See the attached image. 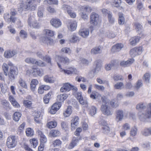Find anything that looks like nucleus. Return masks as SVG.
Here are the masks:
<instances>
[{"mask_svg":"<svg viewBox=\"0 0 151 151\" xmlns=\"http://www.w3.org/2000/svg\"><path fill=\"white\" fill-rule=\"evenodd\" d=\"M40 3L38 0H27L25 3H22L20 5V8L22 10L34 11L37 8L38 4Z\"/></svg>","mask_w":151,"mask_h":151,"instance_id":"1","label":"nucleus"},{"mask_svg":"<svg viewBox=\"0 0 151 151\" xmlns=\"http://www.w3.org/2000/svg\"><path fill=\"white\" fill-rule=\"evenodd\" d=\"M138 116L141 121H145L147 119H151V103L149 104V107L146 111H140L139 113Z\"/></svg>","mask_w":151,"mask_h":151,"instance_id":"2","label":"nucleus"},{"mask_svg":"<svg viewBox=\"0 0 151 151\" xmlns=\"http://www.w3.org/2000/svg\"><path fill=\"white\" fill-rule=\"evenodd\" d=\"M9 65L11 67L8 75L9 80L12 81L17 77L18 73V70L16 66H13L11 63H10V64Z\"/></svg>","mask_w":151,"mask_h":151,"instance_id":"3","label":"nucleus"},{"mask_svg":"<svg viewBox=\"0 0 151 151\" xmlns=\"http://www.w3.org/2000/svg\"><path fill=\"white\" fill-rule=\"evenodd\" d=\"M17 142L16 137L11 136L7 138L6 143L8 147L11 148L14 147L16 145Z\"/></svg>","mask_w":151,"mask_h":151,"instance_id":"4","label":"nucleus"},{"mask_svg":"<svg viewBox=\"0 0 151 151\" xmlns=\"http://www.w3.org/2000/svg\"><path fill=\"white\" fill-rule=\"evenodd\" d=\"M27 23L28 25L31 27L35 28H39L40 25L36 20L34 19V18L31 16H29L28 20Z\"/></svg>","mask_w":151,"mask_h":151,"instance_id":"5","label":"nucleus"},{"mask_svg":"<svg viewBox=\"0 0 151 151\" xmlns=\"http://www.w3.org/2000/svg\"><path fill=\"white\" fill-rule=\"evenodd\" d=\"M142 47H134L131 50L130 54L132 57H135L136 56L142 53Z\"/></svg>","mask_w":151,"mask_h":151,"instance_id":"6","label":"nucleus"},{"mask_svg":"<svg viewBox=\"0 0 151 151\" xmlns=\"http://www.w3.org/2000/svg\"><path fill=\"white\" fill-rule=\"evenodd\" d=\"M101 110L105 115L109 116L112 114V113L110 111V107L107 105L102 104L101 107Z\"/></svg>","mask_w":151,"mask_h":151,"instance_id":"7","label":"nucleus"},{"mask_svg":"<svg viewBox=\"0 0 151 151\" xmlns=\"http://www.w3.org/2000/svg\"><path fill=\"white\" fill-rule=\"evenodd\" d=\"M76 96L81 104L83 105H85L86 107L88 106V103L87 101H85L83 100L81 92H77L76 93Z\"/></svg>","mask_w":151,"mask_h":151,"instance_id":"8","label":"nucleus"},{"mask_svg":"<svg viewBox=\"0 0 151 151\" xmlns=\"http://www.w3.org/2000/svg\"><path fill=\"white\" fill-rule=\"evenodd\" d=\"M99 16L98 14L94 12L92 13L90 16L91 24L96 25L97 24Z\"/></svg>","mask_w":151,"mask_h":151,"instance_id":"9","label":"nucleus"},{"mask_svg":"<svg viewBox=\"0 0 151 151\" xmlns=\"http://www.w3.org/2000/svg\"><path fill=\"white\" fill-rule=\"evenodd\" d=\"M57 64L59 67L60 68V71L63 72L69 75L71 74H76L77 73V70L76 68H69V70L63 69L61 67V65L59 63H57Z\"/></svg>","mask_w":151,"mask_h":151,"instance_id":"10","label":"nucleus"},{"mask_svg":"<svg viewBox=\"0 0 151 151\" xmlns=\"http://www.w3.org/2000/svg\"><path fill=\"white\" fill-rule=\"evenodd\" d=\"M32 74L35 77L37 76H41L44 74L43 70L37 68L33 67L32 68Z\"/></svg>","mask_w":151,"mask_h":151,"instance_id":"11","label":"nucleus"},{"mask_svg":"<svg viewBox=\"0 0 151 151\" xmlns=\"http://www.w3.org/2000/svg\"><path fill=\"white\" fill-rule=\"evenodd\" d=\"M116 115L115 119L117 122L121 121L124 117V112L123 110L118 109L116 111Z\"/></svg>","mask_w":151,"mask_h":151,"instance_id":"12","label":"nucleus"},{"mask_svg":"<svg viewBox=\"0 0 151 151\" xmlns=\"http://www.w3.org/2000/svg\"><path fill=\"white\" fill-rule=\"evenodd\" d=\"M51 24L53 27L58 28L61 25V22L58 18H52L50 21Z\"/></svg>","mask_w":151,"mask_h":151,"instance_id":"13","label":"nucleus"},{"mask_svg":"<svg viewBox=\"0 0 151 151\" xmlns=\"http://www.w3.org/2000/svg\"><path fill=\"white\" fill-rule=\"evenodd\" d=\"M134 61L133 58L129 59L127 61H121L120 62V65L123 67H126L129 66Z\"/></svg>","mask_w":151,"mask_h":151,"instance_id":"14","label":"nucleus"},{"mask_svg":"<svg viewBox=\"0 0 151 151\" xmlns=\"http://www.w3.org/2000/svg\"><path fill=\"white\" fill-rule=\"evenodd\" d=\"M81 139V138L80 137H73L71 142L69 145V148L71 149L73 148L75 146L77 145V143Z\"/></svg>","mask_w":151,"mask_h":151,"instance_id":"15","label":"nucleus"},{"mask_svg":"<svg viewBox=\"0 0 151 151\" xmlns=\"http://www.w3.org/2000/svg\"><path fill=\"white\" fill-rule=\"evenodd\" d=\"M17 53L16 50H8L6 51L4 53V56L6 58H10Z\"/></svg>","mask_w":151,"mask_h":151,"instance_id":"16","label":"nucleus"},{"mask_svg":"<svg viewBox=\"0 0 151 151\" xmlns=\"http://www.w3.org/2000/svg\"><path fill=\"white\" fill-rule=\"evenodd\" d=\"M71 88V85L68 83H65L63 87L60 89V91L62 92L70 91Z\"/></svg>","mask_w":151,"mask_h":151,"instance_id":"17","label":"nucleus"},{"mask_svg":"<svg viewBox=\"0 0 151 151\" xmlns=\"http://www.w3.org/2000/svg\"><path fill=\"white\" fill-rule=\"evenodd\" d=\"M79 121V118L78 116H76L73 117L71 120V126L72 129H75L76 127L78 124Z\"/></svg>","mask_w":151,"mask_h":151,"instance_id":"18","label":"nucleus"},{"mask_svg":"<svg viewBox=\"0 0 151 151\" xmlns=\"http://www.w3.org/2000/svg\"><path fill=\"white\" fill-rule=\"evenodd\" d=\"M146 107L145 104L143 102L140 103L137 105L136 109L138 110H141V111H139L138 113V116L139 118V113L140 111H146L147 110L149 107L147 108V109L145 111L143 110L145 109L146 108Z\"/></svg>","mask_w":151,"mask_h":151,"instance_id":"19","label":"nucleus"},{"mask_svg":"<svg viewBox=\"0 0 151 151\" xmlns=\"http://www.w3.org/2000/svg\"><path fill=\"white\" fill-rule=\"evenodd\" d=\"M117 65V63L115 60H113L110 63L106 65L105 69L107 70H111L112 68H114Z\"/></svg>","mask_w":151,"mask_h":151,"instance_id":"20","label":"nucleus"},{"mask_svg":"<svg viewBox=\"0 0 151 151\" xmlns=\"http://www.w3.org/2000/svg\"><path fill=\"white\" fill-rule=\"evenodd\" d=\"M9 99L12 104L14 106L17 108H18L20 107L19 104L17 102L12 96H10L9 97Z\"/></svg>","mask_w":151,"mask_h":151,"instance_id":"21","label":"nucleus"},{"mask_svg":"<svg viewBox=\"0 0 151 151\" xmlns=\"http://www.w3.org/2000/svg\"><path fill=\"white\" fill-rule=\"evenodd\" d=\"M42 41L44 43L48 45H51L53 42V40L50 37H42Z\"/></svg>","mask_w":151,"mask_h":151,"instance_id":"22","label":"nucleus"},{"mask_svg":"<svg viewBox=\"0 0 151 151\" xmlns=\"http://www.w3.org/2000/svg\"><path fill=\"white\" fill-rule=\"evenodd\" d=\"M68 97V95L66 94H63L58 95L57 96V100L58 102H63Z\"/></svg>","mask_w":151,"mask_h":151,"instance_id":"23","label":"nucleus"},{"mask_svg":"<svg viewBox=\"0 0 151 151\" xmlns=\"http://www.w3.org/2000/svg\"><path fill=\"white\" fill-rule=\"evenodd\" d=\"M101 67V63L100 60H97L96 61V67L93 70V73L94 74L97 73L100 70Z\"/></svg>","mask_w":151,"mask_h":151,"instance_id":"24","label":"nucleus"},{"mask_svg":"<svg viewBox=\"0 0 151 151\" xmlns=\"http://www.w3.org/2000/svg\"><path fill=\"white\" fill-rule=\"evenodd\" d=\"M124 45L122 43H117L114 45L112 47V50L118 52L120 51L123 47Z\"/></svg>","mask_w":151,"mask_h":151,"instance_id":"25","label":"nucleus"},{"mask_svg":"<svg viewBox=\"0 0 151 151\" xmlns=\"http://www.w3.org/2000/svg\"><path fill=\"white\" fill-rule=\"evenodd\" d=\"M79 34L83 37H87L89 34V31L88 29H81L79 32Z\"/></svg>","mask_w":151,"mask_h":151,"instance_id":"26","label":"nucleus"},{"mask_svg":"<svg viewBox=\"0 0 151 151\" xmlns=\"http://www.w3.org/2000/svg\"><path fill=\"white\" fill-rule=\"evenodd\" d=\"M140 37L139 36L134 37L131 38L130 40V43L132 45H135L137 43L139 42Z\"/></svg>","mask_w":151,"mask_h":151,"instance_id":"27","label":"nucleus"},{"mask_svg":"<svg viewBox=\"0 0 151 151\" xmlns=\"http://www.w3.org/2000/svg\"><path fill=\"white\" fill-rule=\"evenodd\" d=\"M38 81L36 79L32 80L30 84L31 89L32 90L34 91L36 88V86L38 84Z\"/></svg>","mask_w":151,"mask_h":151,"instance_id":"28","label":"nucleus"},{"mask_svg":"<svg viewBox=\"0 0 151 151\" xmlns=\"http://www.w3.org/2000/svg\"><path fill=\"white\" fill-rule=\"evenodd\" d=\"M50 135L53 137L59 136L60 134V132L57 130L52 129L50 132Z\"/></svg>","mask_w":151,"mask_h":151,"instance_id":"29","label":"nucleus"},{"mask_svg":"<svg viewBox=\"0 0 151 151\" xmlns=\"http://www.w3.org/2000/svg\"><path fill=\"white\" fill-rule=\"evenodd\" d=\"M58 58L60 60V62L62 63L65 64H68L70 63L69 59L66 57H58Z\"/></svg>","mask_w":151,"mask_h":151,"instance_id":"30","label":"nucleus"},{"mask_svg":"<svg viewBox=\"0 0 151 151\" xmlns=\"http://www.w3.org/2000/svg\"><path fill=\"white\" fill-rule=\"evenodd\" d=\"M142 134L145 136H149L151 135V128H146L142 132Z\"/></svg>","mask_w":151,"mask_h":151,"instance_id":"31","label":"nucleus"},{"mask_svg":"<svg viewBox=\"0 0 151 151\" xmlns=\"http://www.w3.org/2000/svg\"><path fill=\"white\" fill-rule=\"evenodd\" d=\"M101 52V47L100 46L96 47L92 49L91 50V54L93 55L100 53Z\"/></svg>","mask_w":151,"mask_h":151,"instance_id":"32","label":"nucleus"},{"mask_svg":"<svg viewBox=\"0 0 151 151\" xmlns=\"http://www.w3.org/2000/svg\"><path fill=\"white\" fill-rule=\"evenodd\" d=\"M96 108L93 106H92L89 108V114L91 116L95 115L96 113Z\"/></svg>","mask_w":151,"mask_h":151,"instance_id":"33","label":"nucleus"},{"mask_svg":"<svg viewBox=\"0 0 151 151\" xmlns=\"http://www.w3.org/2000/svg\"><path fill=\"white\" fill-rule=\"evenodd\" d=\"M35 114H37L35 115L34 120L37 123H39L40 122L41 119V114L40 112L37 111L35 112Z\"/></svg>","mask_w":151,"mask_h":151,"instance_id":"34","label":"nucleus"},{"mask_svg":"<svg viewBox=\"0 0 151 151\" xmlns=\"http://www.w3.org/2000/svg\"><path fill=\"white\" fill-rule=\"evenodd\" d=\"M124 86L122 82H118L114 85V88L115 89H120L124 88Z\"/></svg>","mask_w":151,"mask_h":151,"instance_id":"35","label":"nucleus"},{"mask_svg":"<svg viewBox=\"0 0 151 151\" xmlns=\"http://www.w3.org/2000/svg\"><path fill=\"white\" fill-rule=\"evenodd\" d=\"M72 110L70 106H68L63 114L65 117L69 116L71 114Z\"/></svg>","mask_w":151,"mask_h":151,"instance_id":"36","label":"nucleus"},{"mask_svg":"<svg viewBox=\"0 0 151 151\" xmlns=\"http://www.w3.org/2000/svg\"><path fill=\"white\" fill-rule=\"evenodd\" d=\"M24 60L26 63L29 64H35L36 62H37L35 59L31 57L26 58Z\"/></svg>","mask_w":151,"mask_h":151,"instance_id":"37","label":"nucleus"},{"mask_svg":"<svg viewBox=\"0 0 151 151\" xmlns=\"http://www.w3.org/2000/svg\"><path fill=\"white\" fill-rule=\"evenodd\" d=\"M77 26V23L75 21H74L71 22L70 24V30L71 31H73L75 30L76 29Z\"/></svg>","mask_w":151,"mask_h":151,"instance_id":"38","label":"nucleus"},{"mask_svg":"<svg viewBox=\"0 0 151 151\" xmlns=\"http://www.w3.org/2000/svg\"><path fill=\"white\" fill-rule=\"evenodd\" d=\"M52 93L51 92H49L43 98V101L45 104H48L49 101V99L50 98Z\"/></svg>","mask_w":151,"mask_h":151,"instance_id":"39","label":"nucleus"},{"mask_svg":"<svg viewBox=\"0 0 151 151\" xmlns=\"http://www.w3.org/2000/svg\"><path fill=\"white\" fill-rule=\"evenodd\" d=\"M119 24H123L124 23V18L123 14L122 13H119Z\"/></svg>","mask_w":151,"mask_h":151,"instance_id":"40","label":"nucleus"},{"mask_svg":"<svg viewBox=\"0 0 151 151\" xmlns=\"http://www.w3.org/2000/svg\"><path fill=\"white\" fill-rule=\"evenodd\" d=\"M21 116V113L19 112H16L14 114L13 119L15 121H18Z\"/></svg>","mask_w":151,"mask_h":151,"instance_id":"41","label":"nucleus"},{"mask_svg":"<svg viewBox=\"0 0 151 151\" xmlns=\"http://www.w3.org/2000/svg\"><path fill=\"white\" fill-rule=\"evenodd\" d=\"M9 64H10V63ZM9 65H9H7L6 63H4L2 66V68L4 72V75L6 76L8 75Z\"/></svg>","mask_w":151,"mask_h":151,"instance_id":"42","label":"nucleus"},{"mask_svg":"<svg viewBox=\"0 0 151 151\" xmlns=\"http://www.w3.org/2000/svg\"><path fill=\"white\" fill-rule=\"evenodd\" d=\"M79 37L75 34L73 35L70 39V42L73 43L77 42L79 41Z\"/></svg>","mask_w":151,"mask_h":151,"instance_id":"43","label":"nucleus"},{"mask_svg":"<svg viewBox=\"0 0 151 151\" xmlns=\"http://www.w3.org/2000/svg\"><path fill=\"white\" fill-rule=\"evenodd\" d=\"M57 125V122L55 121H52L47 123V126L49 128L55 127Z\"/></svg>","mask_w":151,"mask_h":151,"instance_id":"44","label":"nucleus"},{"mask_svg":"<svg viewBox=\"0 0 151 151\" xmlns=\"http://www.w3.org/2000/svg\"><path fill=\"white\" fill-rule=\"evenodd\" d=\"M135 29L137 32H141L142 29V26L138 22L134 24Z\"/></svg>","mask_w":151,"mask_h":151,"instance_id":"45","label":"nucleus"},{"mask_svg":"<svg viewBox=\"0 0 151 151\" xmlns=\"http://www.w3.org/2000/svg\"><path fill=\"white\" fill-rule=\"evenodd\" d=\"M44 80L47 83H54V81L52 78L50 77L48 75H46L44 77Z\"/></svg>","mask_w":151,"mask_h":151,"instance_id":"46","label":"nucleus"},{"mask_svg":"<svg viewBox=\"0 0 151 151\" xmlns=\"http://www.w3.org/2000/svg\"><path fill=\"white\" fill-rule=\"evenodd\" d=\"M23 104L25 107L28 108L32 107V104L30 101L24 100L23 101Z\"/></svg>","mask_w":151,"mask_h":151,"instance_id":"47","label":"nucleus"},{"mask_svg":"<svg viewBox=\"0 0 151 151\" xmlns=\"http://www.w3.org/2000/svg\"><path fill=\"white\" fill-rule=\"evenodd\" d=\"M44 11V8L42 7H40L38 9L37 14L38 17H42L43 15Z\"/></svg>","mask_w":151,"mask_h":151,"instance_id":"48","label":"nucleus"},{"mask_svg":"<svg viewBox=\"0 0 151 151\" xmlns=\"http://www.w3.org/2000/svg\"><path fill=\"white\" fill-rule=\"evenodd\" d=\"M18 83L19 85L22 87L27 88V85L25 82L22 79L20 78L19 81Z\"/></svg>","mask_w":151,"mask_h":151,"instance_id":"49","label":"nucleus"},{"mask_svg":"<svg viewBox=\"0 0 151 151\" xmlns=\"http://www.w3.org/2000/svg\"><path fill=\"white\" fill-rule=\"evenodd\" d=\"M44 32L46 35L52 37L54 34V32L52 30L46 29L44 30Z\"/></svg>","mask_w":151,"mask_h":151,"instance_id":"50","label":"nucleus"},{"mask_svg":"<svg viewBox=\"0 0 151 151\" xmlns=\"http://www.w3.org/2000/svg\"><path fill=\"white\" fill-rule=\"evenodd\" d=\"M61 141L59 139H56L52 142V145L54 147L60 146L62 144Z\"/></svg>","mask_w":151,"mask_h":151,"instance_id":"51","label":"nucleus"},{"mask_svg":"<svg viewBox=\"0 0 151 151\" xmlns=\"http://www.w3.org/2000/svg\"><path fill=\"white\" fill-rule=\"evenodd\" d=\"M62 9L64 11H66L68 13V12H69V11L72 10V8L69 6L64 4L62 6Z\"/></svg>","mask_w":151,"mask_h":151,"instance_id":"52","label":"nucleus"},{"mask_svg":"<svg viewBox=\"0 0 151 151\" xmlns=\"http://www.w3.org/2000/svg\"><path fill=\"white\" fill-rule=\"evenodd\" d=\"M30 142L31 144V146L33 148L36 147L38 145V141L37 139H33L30 140Z\"/></svg>","mask_w":151,"mask_h":151,"instance_id":"53","label":"nucleus"},{"mask_svg":"<svg viewBox=\"0 0 151 151\" xmlns=\"http://www.w3.org/2000/svg\"><path fill=\"white\" fill-rule=\"evenodd\" d=\"M26 133L27 136H31L34 135L33 130L31 128L27 129L26 131Z\"/></svg>","mask_w":151,"mask_h":151,"instance_id":"54","label":"nucleus"},{"mask_svg":"<svg viewBox=\"0 0 151 151\" xmlns=\"http://www.w3.org/2000/svg\"><path fill=\"white\" fill-rule=\"evenodd\" d=\"M150 77V74L148 73H147L144 76V80L147 83H149Z\"/></svg>","mask_w":151,"mask_h":151,"instance_id":"55","label":"nucleus"},{"mask_svg":"<svg viewBox=\"0 0 151 151\" xmlns=\"http://www.w3.org/2000/svg\"><path fill=\"white\" fill-rule=\"evenodd\" d=\"M111 105L113 108H116L118 107L119 103L115 100H113L111 101Z\"/></svg>","mask_w":151,"mask_h":151,"instance_id":"56","label":"nucleus"},{"mask_svg":"<svg viewBox=\"0 0 151 151\" xmlns=\"http://www.w3.org/2000/svg\"><path fill=\"white\" fill-rule=\"evenodd\" d=\"M102 128L103 130V132L104 134H107L109 132L110 128L107 126V125L104 126V127H102Z\"/></svg>","mask_w":151,"mask_h":151,"instance_id":"57","label":"nucleus"},{"mask_svg":"<svg viewBox=\"0 0 151 151\" xmlns=\"http://www.w3.org/2000/svg\"><path fill=\"white\" fill-rule=\"evenodd\" d=\"M121 3V0H114L112 4V6L114 7H118L120 6Z\"/></svg>","mask_w":151,"mask_h":151,"instance_id":"58","label":"nucleus"},{"mask_svg":"<svg viewBox=\"0 0 151 151\" xmlns=\"http://www.w3.org/2000/svg\"><path fill=\"white\" fill-rule=\"evenodd\" d=\"M61 103L60 102H58L55 103L52 106V108H55L58 110L61 106Z\"/></svg>","mask_w":151,"mask_h":151,"instance_id":"59","label":"nucleus"},{"mask_svg":"<svg viewBox=\"0 0 151 151\" xmlns=\"http://www.w3.org/2000/svg\"><path fill=\"white\" fill-rule=\"evenodd\" d=\"M137 129L135 127L131 129L130 132V135L132 136H135L137 134Z\"/></svg>","mask_w":151,"mask_h":151,"instance_id":"60","label":"nucleus"},{"mask_svg":"<svg viewBox=\"0 0 151 151\" xmlns=\"http://www.w3.org/2000/svg\"><path fill=\"white\" fill-rule=\"evenodd\" d=\"M96 81L98 83L100 84H104L106 83L107 85H109V83L108 81L106 80H103L100 78H97L96 79Z\"/></svg>","mask_w":151,"mask_h":151,"instance_id":"61","label":"nucleus"},{"mask_svg":"<svg viewBox=\"0 0 151 151\" xmlns=\"http://www.w3.org/2000/svg\"><path fill=\"white\" fill-rule=\"evenodd\" d=\"M62 128L65 130H67L68 128V125L67 123L65 122H62L61 123Z\"/></svg>","mask_w":151,"mask_h":151,"instance_id":"62","label":"nucleus"},{"mask_svg":"<svg viewBox=\"0 0 151 151\" xmlns=\"http://www.w3.org/2000/svg\"><path fill=\"white\" fill-rule=\"evenodd\" d=\"M20 36L22 38L25 39L27 37L26 32L24 30H21L20 32Z\"/></svg>","mask_w":151,"mask_h":151,"instance_id":"63","label":"nucleus"},{"mask_svg":"<svg viewBox=\"0 0 151 151\" xmlns=\"http://www.w3.org/2000/svg\"><path fill=\"white\" fill-rule=\"evenodd\" d=\"M61 50L62 52L68 54H70L71 53V50L68 47L63 48Z\"/></svg>","mask_w":151,"mask_h":151,"instance_id":"64","label":"nucleus"}]
</instances>
